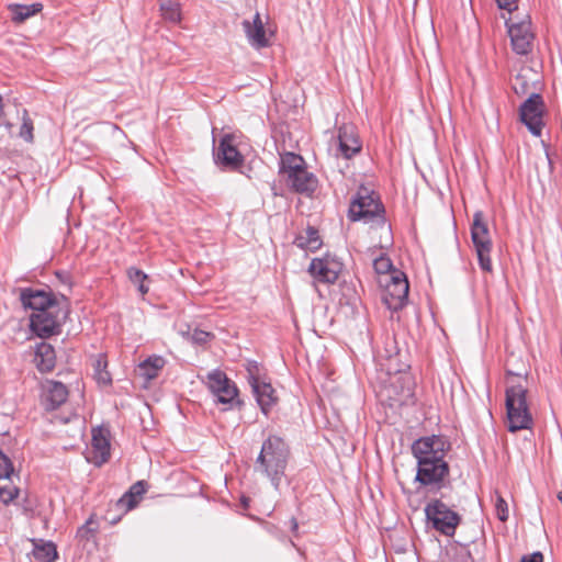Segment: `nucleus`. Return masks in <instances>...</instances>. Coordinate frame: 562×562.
Instances as JSON below:
<instances>
[{
  "label": "nucleus",
  "mask_w": 562,
  "mask_h": 562,
  "mask_svg": "<svg viewBox=\"0 0 562 562\" xmlns=\"http://www.w3.org/2000/svg\"><path fill=\"white\" fill-rule=\"evenodd\" d=\"M527 376L507 371L505 406L507 429L510 432L530 429L533 425L532 415L527 402Z\"/></svg>",
  "instance_id": "obj_1"
},
{
  "label": "nucleus",
  "mask_w": 562,
  "mask_h": 562,
  "mask_svg": "<svg viewBox=\"0 0 562 562\" xmlns=\"http://www.w3.org/2000/svg\"><path fill=\"white\" fill-rule=\"evenodd\" d=\"M289 457V447L280 437L269 436L263 441L256 460V469L270 480L276 490L279 488L285 474Z\"/></svg>",
  "instance_id": "obj_2"
},
{
  "label": "nucleus",
  "mask_w": 562,
  "mask_h": 562,
  "mask_svg": "<svg viewBox=\"0 0 562 562\" xmlns=\"http://www.w3.org/2000/svg\"><path fill=\"white\" fill-rule=\"evenodd\" d=\"M280 173L294 192L311 196L318 187L317 177L307 170L305 160L294 153H285L280 159Z\"/></svg>",
  "instance_id": "obj_3"
},
{
  "label": "nucleus",
  "mask_w": 562,
  "mask_h": 562,
  "mask_svg": "<svg viewBox=\"0 0 562 562\" xmlns=\"http://www.w3.org/2000/svg\"><path fill=\"white\" fill-rule=\"evenodd\" d=\"M384 206L379 195L367 188H360L350 203L348 216L350 221L373 223L381 228L390 231L384 217Z\"/></svg>",
  "instance_id": "obj_4"
},
{
  "label": "nucleus",
  "mask_w": 562,
  "mask_h": 562,
  "mask_svg": "<svg viewBox=\"0 0 562 562\" xmlns=\"http://www.w3.org/2000/svg\"><path fill=\"white\" fill-rule=\"evenodd\" d=\"M69 301L66 296L59 295V302L50 305L42 312H33L30 317L31 329L42 338L58 335L61 326L69 315Z\"/></svg>",
  "instance_id": "obj_5"
},
{
  "label": "nucleus",
  "mask_w": 562,
  "mask_h": 562,
  "mask_svg": "<svg viewBox=\"0 0 562 562\" xmlns=\"http://www.w3.org/2000/svg\"><path fill=\"white\" fill-rule=\"evenodd\" d=\"M450 468L446 460H426L417 462L415 482L419 483L417 492L437 493L450 485Z\"/></svg>",
  "instance_id": "obj_6"
},
{
  "label": "nucleus",
  "mask_w": 562,
  "mask_h": 562,
  "mask_svg": "<svg viewBox=\"0 0 562 562\" xmlns=\"http://www.w3.org/2000/svg\"><path fill=\"white\" fill-rule=\"evenodd\" d=\"M425 515L431 527L443 536L452 537L462 518L451 509L441 498H434L425 507Z\"/></svg>",
  "instance_id": "obj_7"
},
{
  "label": "nucleus",
  "mask_w": 562,
  "mask_h": 562,
  "mask_svg": "<svg viewBox=\"0 0 562 562\" xmlns=\"http://www.w3.org/2000/svg\"><path fill=\"white\" fill-rule=\"evenodd\" d=\"M471 239L477 256L480 268L485 272H492L493 265L491 260V252L493 244L488 226L484 220L482 211H476L473 215Z\"/></svg>",
  "instance_id": "obj_8"
},
{
  "label": "nucleus",
  "mask_w": 562,
  "mask_h": 562,
  "mask_svg": "<svg viewBox=\"0 0 562 562\" xmlns=\"http://www.w3.org/2000/svg\"><path fill=\"white\" fill-rule=\"evenodd\" d=\"M544 112L543 98L539 93H532L519 106L520 121L533 136H540L542 133Z\"/></svg>",
  "instance_id": "obj_9"
},
{
  "label": "nucleus",
  "mask_w": 562,
  "mask_h": 562,
  "mask_svg": "<svg viewBox=\"0 0 562 562\" xmlns=\"http://www.w3.org/2000/svg\"><path fill=\"white\" fill-rule=\"evenodd\" d=\"M450 443L441 436L422 437L412 445V453L417 462L426 460H445Z\"/></svg>",
  "instance_id": "obj_10"
},
{
  "label": "nucleus",
  "mask_w": 562,
  "mask_h": 562,
  "mask_svg": "<svg viewBox=\"0 0 562 562\" xmlns=\"http://www.w3.org/2000/svg\"><path fill=\"white\" fill-rule=\"evenodd\" d=\"M207 387L222 404H233L237 401L236 384L221 370H213L207 374Z\"/></svg>",
  "instance_id": "obj_11"
},
{
  "label": "nucleus",
  "mask_w": 562,
  "mask_h": 562,
  "mask_svg": "<svg viewBox=\"0 0 562 562\" xmlns=\"http://www.w3.org/2000/svg\"><path fill=\"white\" fill-rule=\"evenodd\" d=\"M506 25L514 52L519 55H527L531 50L533 41L531 22L529 20L514 22L509 18L506 20Z\"/></svg>",
  "instance_id": "obj_12"
},
{
  "label": "nucleus",
  "mask_w": 562,
  "mask_h": 562,
  "mask_svg": "<svg viewBox=\"0 0 562 562\" xmlns=\"http://www.w3.org/2000/svg\"><path fill=\"white\" fill-rule=\"evenodd\" d=\"M244 157L234 144L231 135L221 138L215 148V162L224 168L235 170L243 165Z\"/></svg>",
  "instance_id": "obj_13"
},
{
  "label": "nucleus",
  "mask_w": 562,
  "mask_h": 562,
  "mask_svg": "<svg viewBox=\"0 0 562 562\" xmlns=\"http://www.w3.org/2000/svg\"><path fill=\"white\" fill-rule=\"evenodd\" d=\"M20 299L24 307L31 308L34 312L45 311L50 305L59 302V296L54 293L31 288L23 289Z\"/></svg>",
  "instance_id": "obj_14"
},
{
  "label": "nucleus",
  "mask_w": 562,
  "mask_h": 562,
  "mask_svg": "<svg viewBox=\"0 0 562 562\" xmlns=\"http://www.w3.org/2000/svg\"><path fill=\"white\" fill-rule=\"evenodd\" d=\"M308 271L319 282L335 283L341 271V263L331 258H315L312 260Z\"/></svg>",
  "instance_id": "obj_15"
},
{
  "label": "nucleus",
  "mask_w": 562,
  "mask_h": 562,
  "mask_svg": "<svg viewBox=\"0 0 562 562\" xmlns=\"http://www.w3.org/2000/svg\"><path fill=\"white\" fill-rule=\"evenodd\" d=\"M408 378L395 376L390 386L386 387L390 405H405L413 398V390Z\"/></svg>",
  "instance_id": "obj_16"
},
{
  "label": "nucleus",
  "mask_w": 562,
  "mask_h": 562,
  "mask_svg": "<svg viewBox=\"0 0 562 562\" xmlns=\"http://www.w3.org/2000/svg\"><path fill=\"white\" fill-rule=\"evenodd\" d=\"M110 458V442L101 429H93L88 460L95 465L105 463Z\"/></svg>",
  "instance_id": "obj_17"
},
{
  "label": "nucleus",
  "mask_w": 562,
  "mask_h": 562,
  "mask_svg": "<svg viewBox=\"0 0 562 562\" xmlns=\"http://www.w3.org/2000/svg\"><path fill=\"white\" fill-rule=\"evenodd\" d=\"M339 151L345 158H351L361 150V142L352 125H342L338 131Z\"/></svg>",
  "instance_id": "obj_18"
},
{
  "label": "nucleus",
  "mask_w": 562,
  "mask_h": 562,
  "mask_svg": "<svg viewBox=\"0 0 562 562\" xmlns=\"http://www.w3.org/2000/svg\"><path fill=\"white\" fill-rule=\"evenodd\" d=\"M68 390L65 384L57 381H47L43 394V404L46 409L54 411L66 402Z\"/></svg>",
  "instance_id": "obj_19"
},
{
  "label": "nucleus",
  "mask_w": 562,
  "mask_h": 562,
  "mask_svg": "<svg viewBox=\"0 0 562 562\" xmlns=\"http://www.w3.org/2000/svg\"><path fill=\"white\" fill-rule=\"evenodd\" d=\"M251 389L261 411L267 415L271 406L276 403L274 390L270 383L260 382L252 379Z\"/></svg>",
  "instance_id": "obj_20"
},
{
  "label": "nucleus",
  "mask_w": 562,
  "mask_h": 562,
  "mask_svg": "<svg viewBox=\"0 0 562 562\" xmlns=\"http://www.w3.org/2000/svg\"><path fill=\"white\" fill-rule=\"evenodd\" d=\"M243 25L247 34V37L252 46L260 48L266 47L268 45L266 31L259 13L255 15L252 23H250L249 21H244Z\"/></svg>",
  "instance_id": "obj_21"
},
{
  "label": "nucleus",
  "mask_w": 562,
  "mask_h": 562,
  "mask_svg": "<svg viewBox=\"0 0 562 562\" xmlns=\"http://www.w3.org/2000/svg\"><path fill=\"white\" fill-rule=\"evenodd\" d=\"M34 362L40 371H52L56 364V353L53 346L47 342L38 344L35 350Z\"/></svg>",
  "instance_id": "obj_22"
},
{
  "label": "nucleus",
  "mask_w": 562,
  "mask_h": 562,
  "mask_svg": "<svg viewBox=\"0 0 562 562\" xmlns=\"http://www.w3.org/2000/svg\"><path fill=\"white\" fill-rule=\"evenodd\" d=\"M146 485L143 481H138L134 483L130 490L119 499L117 506L121 508H125V510H131L139 502V498L145 494Z\"/></svg>",
  "instance_id": "obj_23"
},
{
  "label": "nucleus",
  "mask_w": 562,
  "mask_h": 562,
  "mask_svg": "<svg viewBox=\"0 0 562 562\" xmlns=\"http://www.w3.org/2000/svg\"><path fill=\"white\" fill-rule=\"evenodd\" d=\"M408 289V281L405 274L401 271H393L391 283L387 284L389 293L398 301H402L407 297Z\"/></svg>",
  "instance_id": "obj_24"
},
{
  "label": "nucleus",
  "mask_w": 562,
  "mask_h": 562,
  "mask_svg": "<svg viewBox=\"0 0 562 562\" xmlns=\"http://www.w3.org/2000/svg\"><path fill=\"white\" fill-rule=\"evenodd\" d=\"M8 9L12 13V21L16 23H22L29 18L37 14L42 11L43 5L41 3H32V4H19L12 3L9 4Z\"/></svg>",
  "instance_id": "obj_25"
},
{
  "label": "nucleus",
  "mask_w": 562,
  "mask_h": 562,
  "mask_svg": "<svg viewBox=\"0 0 562 562\" xmlns=\"http://www.w3.org/2000/svg\"><path fill=\"white\" fill-rule=\"evenodd\" d=\"M165 366V359L160 356H151L138 366L139 374L146 380H153L158 376L159 371Z\"/></svg>",
  "instance_id": "obj_26"
},
{
  "label": "nucleus",
  "mask_w": 562,
  "mask_h": 562,
  "mask_svg": "<svg viewBox=\"0 0 562 562\" xmlns=\"http://www.w3.org/2000/svg\"><path fill=\"white\" fill-rule=\"evenodd\" d=\"M385 362L381 363V366L386 370L387 374L396 375L397 373L405 372L408 369V364L402 360V355L400 351L395 353H391L387 349L385 350V356H383Z\"/></svg>",
  "instance_id": "obj_27"
},
{
  "label": "nucleus",
  "mask_w": 562,
  "mask_h": 562,
  "mask_svg": "<svg viewBox=\"0 0 562 562\" xmlns=\"http://www.w3.org/2000/svg\"><path fill=\"white\" fill-rule=\"evenodd\" d=\"M33 555L37 562H55L58 558V552L56 546L48 541L43 543H35Z\"/></svg>",
  "instance_id": "obj_28"
},
{
  "label": "nucleus",
  "mask_w": 562,
  "mask_h": 562,
  "mask_svg": "<svg viewBox=\"0 0 562 562\" xmlns=\"http://www.w3.org/2000/svg\"><path fill=\"white\" fill-rule=\"evenodd\" d=\"M108 361L104 355H99L93 361V376L98 384L110 385L112 383V376L106 370Z\"/></svg>",
  "instance_id": "obj_29"
},
{
  "label": "nucleus",
  "mask_w": 562,
  "mask_h": 562,
  "mask_svg": "<svg viewBox=\"0 0 562 562\" xmlns=\"http://www.w3.org/2000/svg\"><path fill=\"white\" fill-rule=\"evenodd\" d=\"M307 236H299L295 240L296 245L301 248H307L312 251L318 249L322 245V241L318 236V232L313 228L308 227L306 231Z\"/></svg>",
  "instance_id": "obj_30"
},
{
  "label": "nucleus",
  "mask_w": 562,
  "mask_h": 562,
  "mask_svg": "<svg viewBox=\"0 0 562 562\" xmlns=\"http://www.w3.org/2000/svg\"><path fill=\"white\" fill-rule=\"evenodd\" d=\"M160 11L165 20L178 23L181 20L180 5L173 1H166L160 4Z\"/></svg>",
  "instance_id": "obj_31"
},
{
  "label": "nucleus",
  "mask_w": 562,
  "mask_h": 562,
  "mask_svg": "<svg viewBox=\"0 0 562 562\" xmlns=\"http://www.w3.org/2000/svg\"><path fill=\"white\" fill-rule=\"evenodd\" d=\"M127 276L131 280V282L135 285H137L138 291L145 295L148 292V288L145 285V281L147 280V274L144 273L142 270L131 267L127 270Z\"/></svg>",
  "instance_id": "obj_32"
},
{
  "label": "nucleus",
  "mask_w": 562,
  "mask_h": 562,
  "mask_svg": "<svg viewBox=\"0 0 562 562\" xmlns=\"http://www.w3.org/2000/svg\"><path fill=\"white\" fill-rule=\"evenodd\" d=\"M99 529V524L98 521L94 519L93 516H91L86 522L85 525H82L78 530H77V537L80 539V540H90L91 538L94 537V535L97 533Z\"/></svg>",
  "instance_id": "obj_33"
},
{
  "label": "nucleus",
  "mask_w": 562,
  "mask_h": 562,
  "mask_svg": "<svg viewBox=\"0 0 562 562\" xmlns=\"http://www.w3.org/2000/svg\"><path fill=\"white\" fill-rule=\"evenodd\" d=\"M373 269L378 274H393L396 271L393 267L392 260L384 254L380 255L373 260Z\"/></svg>",
  "instance_id": "obj_34"
},
{
  "label": "nucleus",
  "mask_w": 562,
  "mask_h": 562,
  "mask_svg": "<svg viewBox=\"0 0 562 562\" xmlns=\"http://www.w3.org/2000/svg\"><path fill=\"white\" fill-rule=\"evenodd\" d=\"M20 136L26 142L33 140V122L29 117L26 110L23 113V123L20 128Z\"/></svg>",
  "instance_id": "obj_35"
},
{
  "label": "nucleus",
  "mask_w": 562,
  "mask_h": 562,
  "mask_svg": "<svg viewBox=\"0 0 562 562\" xmlns=\"http://www.w3.org/2000/svg\"><path fill=\"white\" fill-rule=\"evenodd\" d=\"M13 471L14 469L10 458L0 450V479H10Z\"/></svg>",
  "instance_id": "obj_36"
},
{
  "label": "nucleus",
  "mask_w": 562,
  "mask_h": 562,
  "mask_svg": "<svg viewBox=\"0 0 562 562\" xmlns=\"http://www.w3.org/2000/svg\"><path fill=\"white\" fill-rule=\"evenodd\" d=\"M19 488L15 486H1L0 487V501L8 505L10 504L15 497H18Z\"/></svg>",
  "instance_id": "obj_37"
},
{
  "label": "nucleus",
  "mask_w": 562,
  "mask_h": 562,
  "mask_svg": "<svg viewBox=\"0 0 562 562\" xmlns=\"http://www.w3.org/2000/svg\"><path fill=\"white\" fill-rule=\"evenodd\" d=\"M495 512L496 516L501 521H506L508 519V505L506 501L501 496H496L495 502Z\"/></svg>",
  "instance_id": "obj_38"
},
{
  "label": "nucleus",
  "mask_w": 562,
  "mask_h": 562,
  "mask_svg": "<svg viewBox=\"0 0 562 562\" xmlns=\"http://www.w3.org/2000/svg\"><path fill=\"white\" fill-rule=\"evenodd\" d=\"M248 382L251 385L252 379L259 380V366L255 361H250L247 364Z\"/></svg>",
  "instance_id": "obj_39"
},
{
  "label": "nucleus",
  "mask_w": 562,
  "mask_h": 562,
  "mask_svg": "<svg viewBox=\"0 0 562 562\" xmlns=\"http://www.w3.org/2000/svg\"><path fill=\"white\" fill-rule=\"evenodd\" d=\"M496 2L499 9L507 10L509 13L518 8V0H496Z\"/></svg>",
  "instance_id": "obj_40"
},
{
  "label": "nucleus",
  "mask_w": 562,
  "mask_h": 562,
  "mask_svg": "<svg viewBox=\"0 0 562 562\" xmlns=\"http://www.w3.org/2000/svg\"><path fill=\"white\" fill-rule=\"evenodd\" d=\"M210 338V334L204 330H194L192 339L196 344H205Z\"/></svg>",
  "instance_id": "obj_41"
},
{
  "label": "nucleus",
  "mask_w": 562,
  "mask_h": 562,
  "mask_svg": "<svg viewBox=\"0 0 562 562\" xmlns=\"http://www.w3.org/2000/svg\"><path fill=\"white\" fill-rule=\"evenodd\" d=\"M520 562H543V554L540 551L522 555Z\"/></svg>",
  "instance_id": "obj_42"
},
{
  "label": "nucleus",
  "mask_w": 562,
  "mask_h": 562,
  "mask_svg": "<svg viewBox=\"0 0 562 562\" xmlns=\"http://www.w3.org/2000/svg\"><path fill=\"white\" fill-rule=\"evenodd\" d=\"M3 103H2V97L0 95V126L3 124Z\"/></svg>",
  "instance_id": "obj_43"
},
{
  "label": "nucleus",
  "mask_w": 562,
  "mask_h": 562,
  "mask_svg": "<svg viewBox=\"0 0 562 562\" xmlns=\"http://www.w3.org/2000/svg\"><path fill=\"white\" fill-rule=\"evenodd\" d=\"M297 528H299V524H297L296 519L294 517L291 518V529H292V531L295 532L297 530Z\"/></svg>",
  "instance_id": "obj_44"
},
{
  "label": "nucleus",
  "mask_w": 562,
  "mask_h": 562,
  "mask_svg": "<svg viewBox=\"0 0 562 562\" xmlns=\"http://www.w3.org/2000/svg\"><path fill=\"white\" fill-rule=\"evenodd\" d=\"M241 503H243V506H244L245 508H246V507H248V499H247V498L243 497V498H241Z\"/></svg>",
  "instance_id": "obj_45"
},
{
  "label": "nucleus",
  "mask_w": 562,
  "mask_h": 562,
  "mask_svg": "<svg viewBox=\"0 0 562 562\" xmlns=\"http://www.w3.org/2000/svg\"><path fill=\"white\" fill-rule=\"evenodd\" d=\"M471 561H472L471 555H470V553L468 552V553H467V560H465V562H471Z\"/></svg>",
  "instance_id": "obj_46"
}]
</instances>
